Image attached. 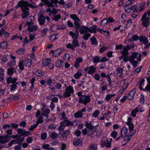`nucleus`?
<instances>
[{
	"label": "nucleus",
	"instance_id": "obj_64",
	"mask_svg": "<svg viewBox=\"0 0 150 150\" xmlns=\"http://www.w3.org/2000/svg\"><path fill=\"white\" fill-rule=\"evenodd\" d=\"M57 126V125L53 124H50L48 127V128L50 129H55L56 128Z\"/></svg>",
	"mask_w": 150,
	"mask_h": 150
},
{
	"label": "nucleus",
	"instance_id": "obj_35",
	"mask_svg": "<svg viewBox=\"0 0 150 150\" xmlns=\"http://www.w3.org/2000/svg\"><path fill=\"white\" fill-rule=\"evenodd\" d=\"M139 112V110L137 107H136L133 110L131 113L133 117H135L136 116V113Z\"/></svg>",
	"mask_w": 150,
	"mask_h": 150
},
{
	"label": "nucleus",
	"instance_id": "obj_63",
	"mask_svg": "<svg viewBox=\"0 0 150 150\" xmlns=\"http://www.w3.org/2000/svg\"><path fill=\"white\" fill-rule=\"evenodd\" d=\"M24 51V49L22 48H20L16 50V53L19 54H23Z\"/></svg>",
	"mask_w": 150,
	"mask_h": 150
},
{
	"label": "nucleus",
	"instance_id": "obj_53",
	"mask_svg": "<svg viewBox=\"0 0 150 150\" xmlns=\"http://www.w3.org/2000/svg\"><path fill=\"white\" fill-rule=\"evenodd\" d=\"M79 21H75L74 23V29H79L80 28L81 25L80 23L78 22Z\"/></svg>",
	"mask_w": 150,
	"mask_h": 150
},
{
	"label": "nucleus",
	"instance_id": "obj_46",
	"mask_svg": "<svg viewBox=\"0 0 150 150\" xmlns=\"http://www.w3.org/2000/svg\"><path fill=\"white\" fill-rule=\"evenodd\" d=\"M46 82L47 86H52V84L53 83L52 79L51 78H49L47 79Z\"/></svg>",
	"mask_w": 150,
	"mask_h": 150
},
{
	"label": "nucleus",
	"instance_id": "obj_32",
	"mask_svg": "<svg viewBox=\"0 0 150 150\" xmlns=\"http://www.w3.org/2000/svg\"><path fill=\"white\" fill-rule=\"evenodd\" d=\"M88 150H98L97 146L94 144H91L89 145Z\"/></svg>",
	"mask_w": 150,
	"mask_h": 150
},
{
	"label": "nucleus",
	"instance_id": "obj_43",
	"mask_svg": "<svg viewBox=\"0 0 150 150\" xmlns=\"http://www.w3.org/2000/svg\"><path fill=\"white\" fill-rule=\"evenodd\" d=\"M24 63H25V66L26 67H29L32 64V61L30 59H28L25 61Z\"/></svg>",
	"mask_w": 150,
	"mask_h": 150
},
{
	"label": "nucleus",
	"instance_id": "obj_20",
	"mask_svg": "<svg viewBox=\"0 0 150 150\" xmlns=\"http://www.w3.org/2000/svg\"><path fill=\"white\" fill-rule=\"evenodd\" d=\"M24 1L23 0H21L19 1L16 6V8H18L20 7L21 10L23 8H26V7H25L24 6Z\"/></svg>",
	"mask_w": 150,
	"mask_h": 150
},
{
	"label": "nucleus",
	"instance_id": "obj_51",
	"mask_svg": "<svg viewBox=\"0 0 150 150\" xmlns=\"http://www.w3.org/2000/svg\"><path fill=\"white\" fill-rule=\"evenodd\" d=\"M36 34L35 33H30L29 34L30 41L31 42L32 40H33L35 38L36 36Z\"/></svg>",
	"mask_w": 150,
	"mask_h": 150
},
{
	"label": "nucleus",
	"instance_id": "obj_18",
	"mask_svg": "<svg viewBox=\"0 0 150 150\" xmlns=\"http://www.w3.org/2000/svg\"><path fill=\"white\" fill-rule=\"evenodd\" d=\"M64 61L62 60L59 59L55 62V66L58 68H62L64 66Z\"/></svg>",
	"mask_w": 150,
	"mask_h": 150
},
{
	"label": "nucleus",
	"instance_id": "obj_59",
	"mask_svg": "<svg viewBox=\"0 0 150 150\" xmlns=\"http://www.w3.org/2000/svg\"><path fill=\"white\" fill-rule=\"evenodd\" d=\"M129 62L132 63V66L134 67H137L138 64V61L134 60H129Z\"/></svg>",
	"mask_w": 150,
	"mask_h": 150
},
{
	"label": "nucleus",
	"instance_id": "obj_8",
	"mask_svg": "<svg viewBox=\"0 0 150 150\" xmlns=\"http://www.w3.org/2000/svg\"><path fill=\"white\" fill-rule=\"evenodd\" d=\"M6 82L8 84L11 83V84L10 86V91L11 92H13L17 88V86H16L11 79L9 78V77L7 79Z\"/></svg>",
	"mask_w": 150,
	"mask_h": 150
},
{
	"label": "nucleus",
	"instance_id": "obj_45",
	"mask_svg": "<svg viewBox=\"0 0 150 150\" xmlns=\"http://www.w3.org/2000/svg\"><path fill=\"white\" fill-rule=\"evenodd\" d=\"M146 4V3L145 2H143L140 5V8L139 9V12H140L145 9Z\"/></svg>",
	"mask_w": 150,
	"mask_h": 150
},
{
	"label": "nucleus",
	"instance_id": "obj_29",
	"mask_svg": "<svg viewBox=\"0 0 150 150\" xmlns=\"http://www.w3.org/2000/svg\"><path fill=\"white\" fill-rule=\"evenodd\" d=\"M62 52V50L60 48H57L54 51V54H53V57H57L59 56Z\"/></svg>",
	"mask_w": 150,
	"mask_h": 150
},
{
	"label": "nucleus",
	"instance_id": "obj_17",
	"mask_svg": "<svg viewBox=\"0 0 150 150\" xmlns=\"http://www.w3.org/2000/svg\"><path fill=\"white\" fill-rule=\"evenodd\" d=\"M24 3L25 7H26V8H25L26 10L28 11L29 10L30 8L28 7L32 8H35L32 4L29 3L27 1H24Z\"/></svg>",
	"mask_w": 150,
	"mask_h": 150
},
{
	"label": "nucleus",
	"instance_id": "obj_50",
	"mask_svg": "<svg viewBox=\"0 0 150 150\" xmlns=\"http://www.w3.org/2000/svg\"><path fill=\"white\" fill-rule=\"evenodd\" d=\"M72 45L74 48H76L79 46V42L77 40H73Z\"/></svg>",
	"mask_w": 150,
	"mask_h": 150
},
{
	"label": "nucleus",
	"instance_id": "obj_56",
	"mask_svg": "<svg viewBox=\"0 0 150 150\" xmlns=\"http://www.w3.org/2000/svg\"><path fill=\"white\" fill-rule=\"evenodd\" d=\"M115 95V94H108L106 96L105 98L106 100L108 101L110 100L112 97H114Z\"/></svg>",
	"mask_w": 150,
	"mask_h": 150
},
{
	"label": "nucleus",
	"instance_id": "obj_22",
	"mask_svg": "<svg viewBox=\"0 0 150 150\" xmlns=\"http://www.w3.org/2000/svg\"><path fill=\"white\" fill-rule=\"evenodd\" d=\"M89 70L88 72V74L91 75L95 72L96 71V68L94 66H91L89 67Z\"/></svg>",
	"mask_w": 150,
	"mask_h": 150
},
{
	"label": "nucleus",
	"instance_id": "obj_41",
	"mask_svg": "<svg viewBox=\"0 0 150 150\" xmlns=\"http://www.w3.org/2000/svg\"><path fill=\"white\" fill-rule=\"evenodd\" d=\"M51 61L49 59H45L42 62L43 67H47V65L50 64Z\"/></svg>",
	"mask_w": 150,
	"mask_h": 150
},
{
	"label": "nucleus",
	"instance_id": "obj_23",
	"mask_svg": "<svg viewBox=\"0 0 150 150\" xmlns=\"http://www.w3.org/2000/svg\"><path fill=\"white\" fill-rule=\"evenodd\" d=\"M33 74H34L39 77L43 76L45 75V73L44 72L39 70H37L35 71L34 72Z\"/></svg>",
	"mask_w": 150,
	"mask_h": 150
},
{
	"label": "nucleus",
	"instance_id": "obj_27",
	"mask_svg": "<svg viewBox=\"0 0 150 150\" xmlns=\"http://www.w3.org/2000/svg\"><path fill=\"white\" fill-rule=\"evenodd\" d=\"M69 34L73 40H77L79 37V36L74 34V33L71 31L69 32Z\"/></svg>",
	"mask_w": 150,
	"mask_h": 150
},
{
	"label": "nucleus",
	"instance_id": "obj_16",
	"mask_svg": "<svg viewBox=\"0 0 150 150\" xmlns=\"http://www.w3.org/2000/svg\"><path fill=\"white\" fill-rule=\"evenodd\" d=\"M16 69H14V67H11L7 69V73L8 75L10 76H12L14 72L16 73Z\"/></svg>",
	"mask_w": 150,
	"mask_h": 150
},
{
	"label": "nucleus",
	"instance_id": "obj_57",
	"mask_svg": "<svg viewBox=\"0 0 150 150\" xmlns=\"http://www.w3.org/2000/svg\"><path fill=\"white\" fill-rule=\"evenodd\" d=\"M117 135V132L115 130L112 131L110 134V136L113 139H115Z\"/></svg>",
	"mask_w": 150,
	"mask_h": 150
},
{
	"label": "nucleus",
	"instance_id": "obj_37",
	"mask_svg": "<svg viewBox=\"0 0 150 150\" xmlns=\"http://www.w3.org/2000/svg\"><path fill=\"white\" fill-rule=\"evenodd\" d=\"M131 9L132 11V12H136V13H138L139 12V8L137 5H134L131 6Z\"/></svg>",
	"mask_w": 150,
	"mask_h": 150
},
{
	"label": "nucleus",
	"instance_id": "obj_25",
	"mask_svg": "<svg viewBox=\"0 0 150 150\" xmlns=\"http://www.w3.org/2000/svg\"><path fill=\"white\" fill-rule=\"evenodd\" d=\"M139 53L137 52H134L132 53L130 57V60H134L137 57V55Z\"/></svg>",
	"mask_w": 150,
	"mask_h": 150
},
{
	"label": "nucleus",
	"instance_id": "obj_33",
	"mask_svg": "<svg viewBox=\"0 0 150 150\" xmlns=\"http://www.w3.org/2000/svg\"><path fill=\"white\" fill-rule=\"evenodd\" d=\"M91 42L92 45H97L98 42L96 38L93 36V37L90 38Z\"/></svg>",
	"mask_w": 150,
	"mask_h": 150
},
{
	"label": "nucleus",
	"instance_id": "obj_49",
	"mask_svg": "<svg viewBox=\"0 0 150 150\" xmlns=\"http://www.w3.org/2000/svg\"><path fill=\"white\" fill-rule=\"evenodd\" d=\"M136 132V129H134V130H133L132 132H129L127 136V137H130V138L132 137L135 134Z\"/></svg>",
	"mask_w": 150,
	"mask_h": 150
},
{
	"label": "nucleus",
	"instance_id": "obj_58",
	"mask_svg": "<svg viewBox=\"0 0 150 150\" xmlns=\"http://www.w3.org/2000/svg\"><path fill=\"white\" fill-rule=\"evenodd\" d=\"M136 92V89L135 88H134L132 90H131L128 93V94L129 96H131L134 97V95Z\"/></svg>",
	"mask_w": 150,
	"mask_h": 150
},
{
	"label": "nucleus",
	"instance_id": "obj_2",
	"mask_svg": "<svg viewBox=\"0 0 150 150\" xmlns=\"http://www.w3.org/2000/svg\"><path fill=\"white\" fill-rule=\"evenodd\" d=\"M17 132L21 137L22 142L24 139V137L30 135L31 134V132L30 131H26L25 130H24L23 129L21 128H18L17 129Z\"/></svg>",
	"mask_w": 150,
	"mask_h": 150
},
{
	"label": "nucleus",
	"instance_id": "obj_11",
	"mask_svg": "<svg viewBox=\"0 0 150 150\" xmlns=\"http://www.w3.org/2000/svg\"><path fill=\"white\" fill-rule=\"evenodd\" d=\"M88 28L86 26L82 25L79 29V32L81 35H83L85 33L88 31Z\"/></svg>",
	"mask_w": 150,
	"mask_h": 150
},
{
	"label": "nucleus",
	"instance_id": "obj_3",
	"mask_svg": "<svg viewBox=\"0 0 150 150\" xmlns=\"http://www.w3.org/2000/svg\"><path fill=\"white\" fill-rule=\"evenodd\" d=\"M147 13L145 12L142 16L141 19L143 25L146 28H147L149 26L150 24L149 17H147Z\"/></svg>",
	"mask_w": 150,
	"mask_h": 150
},
{
	"label": "nucleus",
	"instance_id": "obj_26",
	"mask_svg": "<svg viewBox=\"0 0 150 150\" xmlns=\"http://www.w3.org/2000/svg\"><path fill=\"white\" fill-rule=\"evenodd\" d=\"M139 88L141 91H143L144 92H148L149 93H150V89L147 86L144 88H143L142 85H139Z\"/></svg>",
	"mask_w": 150,
	"mask_h": 150
},
{
	"label": "nucleus",
	"instance_id": "obj_7",
	"mask_svg": "<svg viewBox=\"0 0 150 150\" xmlns=\"http://www.w3.org/2000/svg\"><path fill=\"white\" fill-rule=\"evenodd\" d=\"M74 89L73 87L71 86H67L65 89V91L64 92V95L65 97H69L70 96L71 94L73 93Z\"/></svg>",
	"mask_w": 150,
	"mask_h": 150
},
{
	"label": "nucleus",
	"instance_id": "obj_44",
	"mask_svg": "<svg viewBox=\"0 0 150 150\" xmlns=\"http://www.w3.org/2000/svg\"><path fill=\"white\" fill-rule=\"evenodd\" d=\"M70 134V132L69 130H66L64 131L62 133L61 135L63 138L66 137L69 135Z\"/></svg>",
	"mask_w": 150,
	"mask_h": 150
},
{
	"label": "nucleus",
	"instance_id": "obj_54",
	"mask_svg": "<svg viewBox=\"0 0 150 150\" xmlns=\"http://www.w3.org/2000/svg\"><path fill=\"white\" fill-rule=\"evenodd\" d=\"M90 36L91 34L89 33H87L84 34L83 36V38L84 40H87Z\"/></svg>",
	"mask_w": 150,
	"mask_h": 150
},
{
	"label": "nucleus",
	"instance_id": "obj_34",
	"mask_svg": "<svg viewBox=\"0 0 150 150\" xmlns=\"http://www.w3.org/2000/svg\"><path fill=\"white\" fill-rule=\"evenodd\" d=\"M70 17L74 21V22L77 21L79 22H81L80 19L76 14H71L70 15Z\"/></svg>",
	"mask_w": 150,
	"mask_h": 150
},
{
	"label": "nucleus",
	"instance_id": "obj_19",
	"mask_svg": "<svg viewBox=\"0 0 150 150\" xmlns=\"http://www.w3.org/2000/svg\"><path fill=\"white\" fill-rule=\"evenodd\" d=\"M38 21L40 25H43L45 21V17L44 16V15L40 16L38 18Z\"/></svg>",
	"mask_w": 150,
	"mask_h": 150
},
{
	"label": "nucleus",
	"instance_id": "obj_9",
	"mask_svg": "<svg viewBox=\"0 0 150 150\" xmlns=\"http://www.w3.org/2000/svg\"><path fill=\"white\" fill-rule=\"evenodd\" d=\"M60 124L63 125L64 127L71 126L74 127H76V125H74L73 122H71L69 120H64L60 122Z\"/></svg>",
	"mask_w": 150,
	"mask_h": 150
},
{
	"label": "nucleus",
	"instance_id": "obj_36",
	"mask_svg": "<svg viewBox=\"0 0 150 150\" xmlns=\"http://www.w3.org/2000/svg\"><path fill=\"white\" fill-rule=\"evenodd\" d=\"M9 57L8 54L4 55L2 56L1 59V61L2 63L6 62L9 59Z\"/></svg>",
	"mask_w": 150,
	"mask_h": 150
},
{
	"label": "nucleus",
	"instance_id": "obj_1",
	"mask_svg": "<svg viewBox=\"0 0 150 150\" xmlns=\"http://www.w3.org/2000/svg\"><path fill=\"white\" fill-rule=\"evenodd\" d=\"M85 126L86 128L82 131V133L84 136L87 135L88 137L93 134L96 131V128L92 125L91 123L86 122Z\"/></svg>",
	"mask_w": 150,
	"mask_h": 150
},
{
	"label": "nucleus",
	"instance_id": "obj_62",
	"mask_svg": "<svg viewBox=\"0 0 150 150\" xmlns=\"http://www.w3.org/2000/svg\"><path fill=\"white\" fill-rule=\"evenodd\" d=\"M61 17L60 15L59 14L54 16L53 18V21H57Z\"/></svg>",
	"mask_w": 150,
	"mask_h": 150
},
{
	"label": "nucleus",
	"instance_id": "obj_12",
	"mask_svg": "<svg viewBox=\"0 0 150 150\" xmlns=\"http://www.w3.org/2000/svg\"><path fill=\"white\" fill-rule=\"evenodd\" d=\"M128 129L125 126H123L121 129L120 132V135L122 137L125 136L127 137V133Z\"/></svg>",
	"mask_w": 150,
	"mask_h": 150
},
{
	"label": "nucleus",
	"instance_id": "obj_38",
	"mask_svg": "<svg viewBox=\"0 0 150 150\" xmlns=\"http://www.w3.org/2000/svg\"><path fill=\"white\" fill-rule=\"evenodd\" d=\"M4 69L0 68V82L2 81L4 79Z\"/></svg>",
	"mask_w": 150,
	"mask_h": 150
},
{
	"label": "nucleus",
	"instance_id": "obj_47",
	"mask_svg": "<svg viewBox=\"0 0 150 150\" xmlns=\"http://www.w3.org/2000/svg\"><path fill=\"white\" fill-rule=\"evenodd\" d=\"M111 142L108 141L106 143H103L101 145L102 147L106 146L107 148H110L111 146Z\"/></svg>",
	"mask_w": 150,
	"mask_h": 150
},
{
	"label": "nucleus",
	"instance_id": "obj_42",
	"mask_svg": "<svg viewBox=\"0 0 150 150\" xmlns=\"http://www.w3.org/2000/svg\"><path fill=\"white\" fill-rule=\"evenodd\" d=\"M82 75L81 72H79V70H78L74 74V77L75 79H78Z\"/></svg>",
	"mask_w": 150,
	"mask_h": 150
},
{
	"label": "nucleus",
	"instance_id": "obj_13",
	"mask_svg": "<svg viewBox=\"0 0 150 150\" xmlns=\"http://www.w3.org/2000/svg\"><path fill=\"white\" fill-rule=\"evenodd\" d=\"M97 26L96 25H93L92 26H91L90 28H88V31L92 33L95 34L96 33L97 31Z\"/></svg>",
	"mask_w": 150,
	"mask_h": 150
},
{
	"label": "nucleus",
	"instance_id": "obj_24",
	"mask_svg": "<svg viewBox=\"0 0 150 150\" xmlns=\"http://www.w3.org/2000/svg\"><path fill=\"white\" fill-rule=\"evenodd\" d=\"M139 37L138 35L137 34H134L132 37V38H129V42L136 41L138 40H139Z\"/></svg>",
	"mask_w": 150,
	"mask_h": 150
},
{
	"label": "nucleus",
	"instance_id": "obj_4",
	"mask_svg": "<svg viewBox=\"0 0 150 150\" xmlns=\"http://www.w3.org/2000/svg\"><path fill=\"white\" fill-rule=\"evenodd\" d=\"M33 23L32 22H26V24L28 26L27 30L30 32L36 31L38 29L37 25H33Z\"/></svg>",
	"mask_w": 150,
	"mask_h": 150
},
{
	"label": "nucleus",
	"instance_id": "obj_21",
	"mask_svg": "<svg viewBox=\"0 0 150 150\" xmlns=\"http://www.w3.org/2000/svg\"><path fill=\"white\" fill-rule=\"evenodd\" d=\"M82 140L80 138H74V139L73 143L75 146H77L82 143Z\"/></svg>",
	"mask_w": 150,
	"mask_h": 150
},
{
	"label": "nucleus",
	"instance_id": "obj_48",
	"mask_svg": "<svg viewBox=\"0 0 150 150\" xmlns=\"http://www.w3.org/2000/svg\"><path fill=\"white\" fill-rule=\"evenodd\" d=\"M50 136L51 139H54L57 137L58 135L55 132H53L50 134Z\"/></svg>",
	"mask_w": 150,
	"mask_h": 150
},
{
	"label": "nucleus",
	"instance_id": "obj_10",
	"mask_svg": "<svg viewBox=\"0 0 150 150\" xmlns=\"http://www.w3.org/2000/svg\"><path fill=\"white\" fill-rule=\"evenodd\" d=\"M83 60L81 57H79L76 59L74 65V67L76 69H77L80 66L79 64L83 61Z\"/></svg>",
	"mask_w": 150,
	"mask_h": 150
},
{
	"label": "nucleus",
	"instance_id": "obj_31",
	"mask_svg": "<svg viewBox=\"0 0 150 150\" xmlns=\"http://www.w3.org/2000/svg\"><path fill=\"white\" fill-rule=\"evenodd\" d=\"M25 62L24 60H22L19 62L18 66L19 68L20 69L21 71H23L24 69V64Z\"/></svg>",
	"mask_w": 150,
	"mask_h": 150
},
{
	"label": "nucleus",
	"instance_id": "obj_15",
	"mask_svg": "<svg viewBox=\"0 0 150 150\" xmlns=\"http://www.w3.org/2000/svg\"><path fill=\"white\" fill-rule=\"evenodd\" d=\"M139 40L140 42H143L144 45L146 44L149 42L147 38L143 35H142L139 38Z\"/></svg>",
	"mask_w": 150,
	"mask_h": 150
},
{
	"label": "nucleus",
	"instance_id": "obj_14",
	"mask_svg": "<svg viewBox=\"0 0 150 150\" xmlns=\"http://www.w3.org/2000/svg\"><path fill=\"white\" fill-rule=\"evenodd\" d=\"M21 11L23 12L21 15V18L22 19H25L29 15V11H27V10H26L25 8H23Z\"/></svg>",
	"mask_w": 150,
	"mask_h": 150
},
{
	"label": "nucleus",
	"instance_id": "obj_40",
	"mask_svg": "<svg viewBox=\"0 0 150 150\" xmlns=\"http://www.w3.org/2000/svg\"><path fill=\"white\" fill-rule=\"evenodd\" d=\"M83 115V113L81 111H79L75 113L74 116L76 118H80L82 117Z\"/></svg>",
	"mask_w": 150,
	"mask_h": 150
},
{
	"label": "nucleus",
	"instance_id": "obj_39",
	"mask_svg": "<svg viewBox=\"0 0 150 150\" xmlns=\"http://www.w3.org/2000/svg\"><path fill=\"white\" fill-rule=\"evenodd\" d=\"M16 59H11L10 62H7V65L10 67H12L13 66H15L16 64Z\"/></svg>",
	"mask_w": 150,
	"mask_h": 150
},
{
	"label": "nucleus",
	"instance_id": "obj_5",
	"mask_svg": "<svg viewBox=\"0 0 150 150\" xmlns=\"http://www.w3.org/2000/svg\"><path fill=\"white\" fill-rule=\"evenodd\" d=\"M134 47V46L133 45H127L123 47V50L120 52V53L123 57L128 56V55L129 54L128 51L131 48H133Z\"/></svg>",
	"mask_w": 150,
	"mask_h": 150
},
{
	"label": "nucleus",
	"instance_id": "obj_60",
	"mask_svg": "<svg viewBox=\"0 0 150 150\" xmlns=\"http://www.w3.org/2000/svg\"><path fill=\"white\" fill-rule=\"evenodd\" d=\"M9 78H10L13 82L17 86V85H19V83L20 82H17L16 81L17 80V79L16 78H13L11 76H10L9 77Z\"/></svg>",
	"mask_w": 150,
	"mask_h": 150
},
{
	"label": "nucleus",
	"instance_id": "obj_61",
	"mask_svg": "<svg viewBox=\"0 0 150 150\" xmlns=\"http://www.w3.org/2000/svg\"><path fill=\"white\" fill-rule=\"evenodd\" d=\"M63 58L64 60L68 61L70 59V55L69 54L66 53L63 56Z\"/></svg>",
	"mask_w": 150,
	"mask_h": 150
},
{
	"label": "nucleus",
	"instance_id": "obj_52",
	"mask_svg": "<svg viewBox=\"0 0 150 150\" xmlns=\"http://www.w3.org/2000/svg\"><path fill=\"white\" fill-rule=\"evenodd\" d=\"M97 31L101 33H103V32L107 33V35H110V32L109 31L106 30H104L100 28H98Z\"/></svg>",
	"mask_w": 150,
	"mask_h": 150
},
{
	"label": "nucleus",
	"instance_id": "obj_30",
	"mask_svg": "<svg viewBox=\"0 0 150 150\" xmlns=\"http://www.w3.org/2000/svg\"><path fill=\"white\" fill-rule=\"evenodd\" d=\"M7 42L6 41L2 42L0 43V47L2 49H6L7 48Z\"/></svg>",
	"mask_w": 150,
	"mask_h": 150
},
{
	"label": "nucleus",
	"instance_id": "obj_28",
	"mask_svg": "<svg viewBox=\"0 0 150 150\" xmlns=\"http://www.w3.org/2000/svg\"><path fill=\"white\" fill-rule=\"evenodd\" d=\"M59 37L58 34H52L51 35L50 38V40L52 42H53L57 40Z\"/></svg>",
	"mask_w": 150,
	"mask_h": 150
},
{
	"label": "nucleus",
	"instance_id": "obj_6",
	"mask_svg": "<svg viewBox=\"0 0 150 150\" xmlns=\"http://www.w3.org/2000/svg\"><path fill=\"white\" fill-rule=\"evenodd\" d=\"M83 97H80L79 98V102L80 103H82L85 105L89 102L90 101V97L89 95H84L82 96Z\"/></svg>",
	"mask_w": 150,
	"mask_h": 150
},
{
	"label": "nucleus",
	"instance_id": "obj_55",
	"mask_svg": "<svg viewBox=\"0 0 150 150\" xmlns=\"http://www.w3.org/2000/svg\"><path fill=\"white\" fill-rule=\"evenodd\" d=\"M100 60V57L98 56L94 57L93 58V62L94 63H97Z\"/></svg>",
	"mask_w": 150,
	"mask_h": 150
}]
</instances>
